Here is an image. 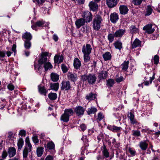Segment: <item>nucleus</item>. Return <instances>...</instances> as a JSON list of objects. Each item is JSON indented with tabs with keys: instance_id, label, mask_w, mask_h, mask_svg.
Listing matches in <instances>:
<instances>
[{
	"instance_id": "cd10ccee",
	"label": "nucleus",
	"mask_w": 160,
	"mask_h": 160,
	"mask_svg": "<svg viewBox=\"0 0 160 160\" xmlns=\"http://www.w3.org/2000/svg\"><path fill=\"white\" fill-rule=\"evenodd\" d=\"M81 65V64L80 60L77 58H75L73 62V66L74 68L76 69H78Z\"/></svg>"
},
{
	"instance_id": "5fc2aeb1",
	"label": "nucleus",
	"mask_w": 160,
	"mask_h": 160,
	"mask_svg": "<svg viewBox=\"0 0 160 160\" xmlns=\"http://www.w3.org/2000/svg\"><path fill=\"white\" fill-rule=\"evenodd\" d=\"M32 139L33 142L35 144L38 143L39 142V140L37 135L33 136L32 138Z\"/></svg>"
},
{
	"instance_id": "4d7b16f0",
	"label": "nucleus",
	"mask_w": 160,
	"mask_h": 160,
	"mask_svg": "<svg viewBox=\"0 0 160 160\" xmlns=\"http://www.w3.org/2000/svg\"><path fill=\"white\" fill-rule=\"evenodd\" d=\"M7 88L11 91H12L14 89L15 87L12 83H9L7 86Z\"/></svg>"
},
{
	"instance_id": "5701e85b",
	"label": "nucleus",
	"mask_w": 160,
	"mask_h": 160,
	"mask_svg": "<svg viewBox=\"0 0 160 160\" xmlns=\"http://www.w3.org/2000/svg\"><path fill=\"white\" fill-rule=\"evenodd\" d=\"M139 146L142 150L145 151L148 148V144L146 140H143L139 142Z\"/></svg>"
},
{
	"instance_id": "ea45409f",
	"label": "nucleus",
	"mask_w": 160,
	"mask_h": 160,
	"mask_svg": "<svg viewBox=\"0 0 160 160\" xmlns=\"http://www.w3.org/2000/svg\"><path fill=\"white\" fill-rule=\"evenodd\" d=\"M44 148L43 147H38L37 148V156L38 157H40L42 155Z\"/></svg>"
},
{
	"instance_id": "603ef678",
	"label": "nucleus",
	"mask_w": 160,
	"mask_h": 160,
	"mask_svg": "<svg viewBox=\"0 0 160 160\" xmlns=\"http://www.w3.org/2000/svg\"><path fill=\"white\" fill-rule=\"evenodd\" d=\"M143 0H132V2L135 5H140Z\"/></svg>"
},
{
	"instance_id": "7ed1b4c3",
	"label": "nucleus",
	"mask_w": 160,
	"mask_h": 160,
	"mask_svg": "<svg viewBox=\"0 0 160 160\" xmlns=\"http://www.w3.org/2000/svg\"><path fill=\"white\" fill-rule=\"evenodd\" d=\"M74 112L73 110L71 108L65 109L64 113L61 116V121L65 122H68L69 120L70 117L73 115Z\"/></svg>"
},
{
	"instance_id": "ddd939ff",
	"label": "nucleus",
	"mask_w": 160,
	"mask_h": 160,
	"mask_svg": "<svg viewBox=\"0 0 160 160\" xmlns=\"http://www.w3.org/2000/svg\"><path fill=\"white\" fill-rule=\"evenodd\" d=\"M143 29L146 31L145 32L146 33L148 34H151L155 31L154 28H152V24H149L144 26Z\"/></svg>"
},
{
	"instance_id": "f3484780",
	"label": "nucleus",
	"mask_w": 160,
	"mask_h": 160,
	"mask_svg": "<svg viewBox=\"0 0 160 160\" xmlns=\"http://www.w3.org/2000/svg\"><path fill=\"white\" fill-rule=\"evenodd\" d=\"M86 22L85 19L81 18L77 19L75 21V24L77 28L79 29L85 24Z\"/></svg>"
},
{
	"instance_id": "e2e57ef3",
	"label": "nucleus",
	"mask_w": 160,
	"mask_h": 160,
	"mask_svg": "<svg viewBox=\"0 0 160 160\" xmlns=\"http://www.w3.org/2000/svg\"><path fill=\"white\" fill-rule=\"evenodd\" d=\"M8 155L7 152L6 150H3L2 152V158L3 159L5 158Z\"/></svg>"
},
{
	"instance_id": "0eeeda50",
	"label": "nucleus",
	"mask_w": 160,
	"mask_h": 160,
	"mask_svg": "<svg viewBox=\"0 0 160 160\" xmlns=\"http://www.w3.org/2000/svg\"><path fill=\"white\" fill-rule=\"evenodd\" d=\"M82 17L85 19L86 22H90L92 20V15L91 12L88 11L83 12L82 14Z\"/></svg>"
},
{
	"instance_id": "680f3d73",
	"label": "nucleus",
	"mask_w": 160,
	"mask_h": 160,
	"mask_svg": "<svg viewBox=\"0 0 160 160\" xmlns=\"http://www.w3.org/2000/svg\"><path fill=\"white\" fill-rule=\"evenodd\" d=\"M19 135L22 137H25L26 135V131L24 130H22L20 131Z\"/></svg>"
},
{
	"instance_id": "338daca9",
	"label": "nucleus",
	"mask_w": 160,
	"mask_h": 160,
	"mask_svg": "<svg viewBox=\"0 0 160 160\" xmlns=\"http://www.w3.org/2000/svg\"><path fill=\"white\" fill-rule=\"evenodd\" d=\"M13 133L11 132H8V138L10 139H12V138H13Z\"/></svg>"
},
{
	"instance_id": "f257e3e1",
	"label": "nucleus",
	"mask_w": 160,
	"mask_h": 160,
	"mask_svg": "<svg viewBox=\"0 0 160 160\" xmlns=\"http://www.w3.org/2000/svg\"><path fill=\"white\" fill-rule=\"evenodd\" d=\"M48 52H42L38 60V64L37 65L36 63L34 62V69L40 74L44 71L43 63L47 60V57L48 56Z\"/></svg>"
},
{
	"instance_id": "37998d69",
	"label": "nucleus",
	"mask_w": 160,
	"mask_h": 160,
	"mask_svg": "<svg viewBox=\"0 0 160 160\" xmlns=\"http://www.w3.org/2000/svg\"><path fill=\"white\" fill-rule=\"evenodd\" d=\"M24 47L26 49H29L31 47L32 43L30 41H23Z\"/></svg>"
},
{
	"instance_id": "a18cd8bd",
	"label": "nucleus",
	"mask_w": 160,
	"mask_h": 160,
	"mask_svg": "<svg viewBox=\"0 0 160 160\" xmlns=\"http://www.w3.org/2000/svg\"><path fill=\"white\" fill-rule=\"evenodd\" d=\"M130 32L132 34L135 33L138 31V29L134 25L131 26L129 28Z\"/></svg>"
},
{
	"instance_id": "4468645a",
	"label": "nucleus",
	"mask_w": 160,
	"mask_h": 160,
	"mask_svg": "<svg viewBox=\"0 0 160 160\" xmlns=\"http://www.w3.org/2000/svg\"><path fill=\"white\" fill-rule=\"evenodd\" d=\"M38 91L39 93L42 95L46 96L48 93V90L45 87L42 85L40 84L38 86Z\"/></svg>"
},
{
	"instance_id": "49530a36",
	"label": "nucleus",
	"mask_w": 160,
	"mask_h": 160,
	"mask_svg": "<svg viewBox=\"0 0 160 160\" xmlns=\"http://www.w3.org/2000/svg\"><path fill=\"white\" fill-rule=\"evenodd\" d=\"M114 37H115L114 34L109 33L108 34V39L109 43H111L113 41Z\"/></svg>"
},
{
	"instance_id": "b1692460",
	"label": "nucleus",
	"mask_w": 160,
	"mask_h": 160,
	"mask_svg": "<svg viewBox=\"0 0 160 160\" xmlns=\"http://www.w3.org/2000/svg\"><path fill=\"white\" fill-rule=\"evenodd\" d=\"M141 42L138 39H136L132 42L131 47L132 48H135L138 47H141Z\"/></svg>"
},
{
	"instance_id": "6ab92c4d",
	"label": "nucleus",
	"mask_w": 160,
	"mask_h": 160,
	"mask_svg": "<svg viewBox=\"0 0 160 160\" xmlns=\"http://www.w3.org/2000/svg\"><path fill=\"white\" fill-rule=\"evenodd\" d=\"M22 38L23 41H31L32 36L30 32H26L22 35Z\"/></svg>"
},
{
	"instance_id": "c85d7f7f",
	"label": "nucleus",
	"mask_w": 160,
	"mask_h": 160,
	"mask_svg": "<svg viewBox=\"0 0 160 160\" xmlns=\"http://www.w3.org/2000/svg\"><path fill=\"white\" fill-rule=\"evenodd\" d=\"M48 61V58H47V60L43 63V67L45 70L46 71H47L48 69H52L53 66L51 63Z\"/></svg>"
},
{
	"instance_id": "8fccbe9b",
	"label": "nucleus",
	"mask_w": 160,
	"mask_h": 160,
	"mask_svg": "<svg viewBox=\"0 0 160 160\" xmlns=\"http://www.w3.org/2000/svg\"><path fill=\"white\" fill-rule=\"evenodd\" d=\"M83 58L84 62L85 63L89 62L90 60V54H83Z\"/></svg>"
},
{
	"instance_id": "72a5a7b5",
	"label": "nucleus",
	"mask_w": 160,
	"mask_h": 160,
	"mask_svg": "<svg viewBox=\"0 0 160 160\" xmlns=\"http://www.w3.org/2000/svg\"><path fill=\"white\" fill-rule=\"evenodd\" d=\"M55 146L54 143L52 141L48 142L47 145V148L48 150H55Z\"/></svg>"
},
{
	"instance_id": "f8f14e48",
	"label": "nucleus",
	"mask_w": 160,
	"mask_h": 160,
	"mask_svg": "<svg viewBox=\"0 0 160 160\" xmlns=\"http://www.w3.org/2000/svg\"><path fill=\"white\" fill-rule=\"evenodd\" d=\"M67 77L68 79L75 82L78 79V75L76 73L69 72L68 73Z\"/></svg>"
},
{
	"instance_id": "bb28decb",
	"label": "nucleus",
	"mask_w": 160,
	"mask_h": 160,
	"mask_svg": "<svg viewBox=\"0 0 160 160\" xmlns=\"http://www.w3.org/2000/svg\"><path fill=\"white\" fill-rule=\"evenodd\" d=\"M108 76V72L106 71H102L98 75V78L100 80L105 79Z\"/></svg>"
},
{
	"instance_id": "c9c22d12",
	"label": "nucleus",
	"mask_w": 160,
	"mask_h": 160,
	"mask_svg": "<svg viewBox=\"0 0 160 160\" xmlns=\"http://www.w3.org/2000/svg\"><path fill=\"white\" fill-rule=\"evenodd\" d=\"M51 78L52 81L56 82L58 81L59 78V76L58 74L54 73H52L51 74Z\"/></svg>"
},
{
	"instance_id": "774afa93",
	"label": "nucleus",
	"mask_w": 160,
	"mask_h": 160,
	"mask_svg": "<svg viewBox=\"0 0 160 160\" xmlns=\"http://www.w3.org/2000/svg\"><path fill=\"white\" fill-rule=\"evenodd\" d=\"M53 158L51 155H48L46 157L45 160H53Z\"/></svg>"
},
{
	"instance_id": "2eb2a0df",
	"label": "nucleus",
	"mask_w": 160,
	"mask_h": 160,
	"mask_svg": "<svg viewBox=\"0 0 160 160\" xmlns=\"http://www.w3.org/2000/svg\"><path fill=\"white\" fill-rule=\"evenodd\" d=\"M110 19L112 22L116 23L119 19L118 14L116 12L111 13L110 16Z\"/></svg>"
},
{
	"instance_id": "1a4fd4ad",
	"label": "nucleus",
	"mask_w": 160,
	"mask_h": 160,
	"mask_svg": "<svg viewBox=\"0 0 160 160\" xmlns=\"http://www.w3.org/2000/svg\"><path fill=\"white\" fill-rule=\"evenodd\" d=\"M92 50V48L91 45L87 44L82 46V52L83 54H90Z\"/></svg>"
},
{
	"instance_id": "09e8293b",
	"label": "nucleus",
	"mask_w": 160,
	"mask_h": 160,
	"mask_svg": "<svg viewBox=\"0 0 160 160\" xmlns=\"http://www.w3.org/2000/svg\"><path fill=\"white\" fill-rule=\"evenodd\" d=\"M115 83V81L113 79H108L107 81V85L109 87H112Z\"/></svg>"
},
{
	"instance_id": "864d4df0",
	"label": "nucleus",
	"mask_w": 160,
	"mask_h": 160,
	"mask_svg": "<svg viewBox=\"0 0 160 160\" xmlns=\"http://www.w3.org/2000/svg\"><path fill=\"white\" fill-rule=\"evenodd\" d=\"M61 67L62 70L64 73H66L68 71V68L65 64H62L61 65Z\"/></svg>"
},
{
	"instance_id": "393cba45",
	"label": "nucleus",
	"mask_w": 160,
	"mask_h": 160,
	"mask_svg": "<svg viewBox=\"0 0 160 160\" xmlns=\"http://www.w3.org/2000/svg\"><path fill=\"white\" fill-rule=\"evenodd\" d=\"M8 153L10 158L12 157L16 154V150L14 147H10L8 149Z\"/></svg>"
},
{
	"instance_id": "aec40b11",
	"label": "nucleus",
	"mask_w": 160,
	"mask_h": 160,
	"mask_svg": "<svg viewBox=\"0 0 160 160\" xmlns=\"http://www.w3.org/2000/svg\"><path fill=\"white\" fill-rule=\"evenodd\" d=\"M91 10L95 12L97 10L98 8V6L96 3L93 1L90 2L88 5Z\"/></svg>"
},
{
	"instance_id": "423d86ee",
	"label": "nucleus",
	"mask_w": 160,
	"mask_h": 160,
	"mask_svg": "<svg viewBox=\"0 0 160 160\" xmlns=\"http://www.w3.org/2000/svg\"><path fill=\"white\" fill-rule=\"evenodd\" d=\"M85 110V108L81 106H78L74 108L73 111H74L77 116L80 117L84 115Z\"/></svg>"
},
{
	"instance_id": "f03ea898",
	"label": "nucleus",
	"mask_w": 160,
	"mask_h": 160,
	"mask_svg": "<svg viewBox=\"0 0 160 160\" xmlns=\"http://www.w3.org/2000/svg\"><path fill=\"white\" fill-rule=\"evenodd\" d=\"M96 75L93 73L88 75L84 74L81 76V80L83 82H88L89 84L93 85L95 83L97 80Z\"/></svg>"
},
{
	"instance_id": "39448f33",
	"label": "nucleus",
	"mask_w": 160,
	"mask_h": 160,
	"mask_svg": "<svg viewBox=\"0 0 160 160\" xmlns=\"http://www.w3.org/2000/svg\"><path fill=\"white\" fill-rule=\"evenodd\" d=\"M26 146L23 151V157L24 159L26 160L29 152L32 151V145L31 144L29 138H27L25 140Z\"/></svg>"
},
{
	"instance_id": "2f4dec72",
	"label": "nucleus",
	"mask_w": 160,
	"mask_h": 160,
	"mask_svg": "<svg viewBox=\"0 0 160 160\" xmlns=\"http://www.w3.org/2000/svg\"><path fill=\"white\" fill-rule=\"evenodd\" d=\"M105 117L104 115L102 112H99L98 113L97 118L96 119L97 122L99 123L102 120H105Z\"/></svg>"
},
{
	"instance_id": "7c9ffc66",
	"label": "nucleus",
	"mask_w": 160,
	"mask_h": 160,
	"mask_svg": "<svg viewBox=\"0 0 160 160\" xmlns=\"http://www.w3.org/2000/svg\"><path fill=\"white\" fill-rule=\"evenodd\" d=\"M96 94L91 92L86 96V98L89 101L94 100L96 98Z\"/></svg>"
},
{
	"instance_id": "4be33fe9",
	"label": "nucleus",
	"mask_w": 160,
	"mask_h": 160,
	"mask_svg": "<svg viewBox=\"0 0 160 160\" xmlns=\"http://www.w3.org/2000/svg\"><path fill=\"white\" fill-rule=\"evenodd\" d=\"M125 30L123 29H119L116 30L114 33L115 37L121 38L125 32Z\"/></svg>"
},
{
	"instance_id": "3c124183",
	"label": "nucleus",
	"mask_w": 160,
	"mask_h": 160,
	"mask_svg": "<svg viewBox=\"0 0 160 160\" xmlns=\"http://www.w3.org/2000/svg\"><path fill=\"white\" fill-rule=\"evenodd\" d=\"M153 60L154 63L155 65H157L159 62V56L158 55H155L154 56Z\"/></svg>"
},
{
	"instance_id": "052dcab7",
	"label": "nucleus",
	"mask_w": 160,
	"mask_h": 160,
	"mask_svg": "<svg viewBox=\"0 0 160 160\" xmlns=\"http://www.w3.org/2000/svg\"><path fill=\"white\" fill-rule=\"evenodd\" d=\"M59 55H56L54 58V63H58Z\"/></svg>"
},
{
	"instance_id": "9d476101",
	"label": "nucleus",
	"mask_w": 160,
	"mask_h": 160,
	"mask_svg": "<svg viewBox=\"0 0 160 160\" xmlns=\"http://www.w3.org/2000/svg\"><path fill=\"white\" fill-rule=\"evenodd\" d=\"M71 88V84L69 81H63L61 83V90L68 91Z\"/></svg>"
},
{
	"instance_id": "6e6552de",
	"label": "nucleus",
	"mask_w": 160,
	"mask_h": 160,
	"mask_svg": "<svg viewBox=\"0 0 160 160\" xmlns=\"http://www.w3.org/2000/svg\"><path fill=\"white\" fill-rule=\"evenodd\" d=\"M127 117L130 120V122L132 125H139L140 123L135 119L134 112H130L127 114Z\"/></svg>"
},
{
	"instance_id": "58836bf2",
	"label": "nucleus",
	"mask_w": 160,
	"mask_h": 160,
	"mask_svg": "<svg viewBox=\"0 0 160 160\" xmlns=\"http://www.w3.org/2000/svg\"><path fill=\"white\" fill-rule=\"evenodd\" d=\"M129 61H125L121 64V68L122 70L124 71L127 70L128 67Z\"/></svg>"
},
{
	"instance_id": "9b49d317",
	"label": "nucleus",
	"mask_w": 160,
	"mask_h": 160,
	"mask_svg": "<svg viewBox=\"0 0 160 160\" xmlns=\"http://www.w3.org/2000/svg\"><path fill=\"white\" fill-rule=\"evenodd\" d=\"M44 22L42 21H38L36 22L32 23L31 27L32 29L35 30H37L38 28L43 26Z\"/></svg>"
},
{
	"instance_id": "c756f323",
	"label": "nucleus",
	"mask_w": 160,
	"mask_h": 160,
	"mask_svg": "<svg viewBox=\"0 0 160 160\" xmlns=\"http://www.w3.org/2000/svg\"><path fill=\"white\" fill-rule=\"evenodd\" d=\"M114 46L116 49L121 50L122 48V43L120 40H118L115 41L113 43Z\"/></svg>"
},
{
	"instance_id": "c03bdc74",
	"label": "nucleus",
	"mask_w": 160,
	"mask_h": 160,
	"mask_svg": "<svg viewBox=\"0 0 160 160\" xmlns=\"http://www.w3.org/2000/svg\"><path fill=\"white\" fill-rule=\"evenodd\" d=\"M103 150L102 152L103 155L106 158H108L109 156V153L108 149H107L106 146L104 145L103 147Z\"/></svg>"
},
{
	"instance_id": "f704fd0d",
	"label": "nucleus",
	"mask_w": 160,
	"mask_h": 160,
	"mask_svg": "<svg viewBox=\"0 0 160 160\" xmlns=\"http://www.w3.org/2000/svg\"><path fill=\"white\" fill-rule=\"evenodd\" d=\"M59 83L58 82L51 83L50 86V89L54 90L55 91H57L59 88Z\"/></svg>"
},
{
	"instance_id": "bf43d9fd",
	"label": "nucleus",
	"mask_w": 160,
	"mask_h": 160,
	"mask_svg": "<svg viewBox=\"0 0 160 160\" xmlns=\"http://www.w3.org/2000/svg\"><path fill=\"white\" fill-rule=\"evenodd\" d=\"M87 126L84 123L81 124L80 126V128L81 129V130L83 132H84L87 129Z\"/></svg>"
},
{
	"instance_id": "a878e982",
	"label": "nucleus",
	"mask_w": 160,
	"mask_h": 160,
	"mask_svg": "<svg viewBox=\"0 0 160 160\" xmlns=\"http://www.w3.org/2000/svg\"><path fill=\"white\" fill-rule=\"evenodd\" d=\"M102 56L104 60L105 61L111 60L112 59V56L109 52H106L102 54Z\"/></svg>"
},
{
	"instance_id": "de8ad7c7",
	"label": "nucleus",
	"mask_w": 160,
	"mask_h": 160,
	"mask_svg": "<svg viewBox=\"0 0 160 160\" xmlns=\"http://www.w3.org/2000/svg\"><path fill=\"white\" fill-rule=\"evenodd\" d=\"M132 135L134 137H138L141 136L140 131L138 130H133L132 131Z\"/></svg>"
},
{
	"instance_id": "a19ab883",
	"label": "nucleus",
	"mask_w": 160,
	"mask_h": 160,
	"mask_svg": "<svg viewBox=\"0 0 160 160\" xmlns=\"http://www.w3.org/2000/svg\"><path fill=\"white\" fill-rule=\"evenodd\" d=\"M49 99L52 100H54L57 98V95L56 93L50 92L48 94Z\"/></svg>"
},
{
	"instance_id": "79ce46f5",
	"label": "nucleus",
	"mask_w": 160,
	"mask_h": 160,
	"mask_svg": "<svg viewBox=\"0 0 160 160\" xmlns=\"http://www.w3.org/2000/svg\"><path fill=\"white\" fill-rule=\"evenodd\" d=\"M24 141L22 138H20L18 141L17 143V145L18 147V149L20 150L22 148L23 145Z\"/></svg>"
},
{
	"instance_id": "20e7f679",
	"label": "nucleus",
	"mask_w": 160,
	"mask_h": 160,
	"mask_svg": "<svg viewBox=\"0 0 160 160\" xmlns=\"http://www.w3.org/2000/svg\"><path fill=\"white\" fill-rule=\"evenodd\" d=\"M102 18L100 15L96 14L93 19L92 24L93 29L96 31L99 30L101 28Z\"/></svg>"
},
{
	"instance_id": "a211bd4d",
	"label": "nucleus",
	"mask_w": 160,
	"mask_h": 160,
	"mask_svg": "<svg viewBox=\"0 0 160 160\" xmlns=\"http://www.w3.org/2000/svg\"><path fill=\"white\" fill-rule=\"evenodd\" d=\"M107 128L113 132H120L122 128L121 127L115 126V125H108L107 127Z\"/></svg>"
},
{
	"instance_id": "412c9836",
	"label": "nucleus",
	"mask_w": 160,
	"mask_h": 160,
	"mask_svg": "<svg viewBox=\"0 0 160 160\" xmlns=\"http://www.w3.org/2000/svg\"><path fill=\"white\" fill-rule=\"evenodd\" d=\"M120 13L121 14L125 15L128 13L129 9L127 6L125 5H121L119 8Z\"/></svg>"
},
{
	"instance_id": "dca6fc26",
	"label": "nucleus",
	"mask_w": 160,
	"mask_h": 160,
	"mask_svg": "<svg viewBox=\"0 0 160 160\" xmlns=\"http://www.w3.org/2000/svg\"><path fill=\"white\" fill-rule=\"evenodd\" d=\"M117 0H106V4L110 8H112L115 7L117 4Z\"/></svg>"
},
{
	"instance_id": "4c0bfd02",
	"label": "nucleus",
	"mask_w": 160,
	"mask_h": 160,
	"mask_svg": "<svg viewBox=\"0 0 160 160\" xmlns=\"http://www.w3.org/2000/svg\"><path fill=\"white\" fill-rule=\"evenodd\" d=\"M97 111V109L96 108L92 107L90 108H88L87 112L88 115H90L92 114L95 113Z\"/></svg>"
},
{
	"instance_id": "13d9d810",
	"label": "nucleus",
	"mask_w": 160,
	"mask_h": 160,
	"mask_svg": "<svg viewBox=\"0 0 160 160\" xmlns=\"http://www.w3.org/2000/svg\"><path fill=\"white\" fill-rule=\"evenodd\" d=\"M128 150L129 152L132 156H134L135 155L136 152L134 149L129 148Z\"/></svg>"
},
{
	"instance_id": "69168bd1",
	"label": "nucleus",
	"mask_w": 160,
	"mask_h": 160,
	"mask_svg": "<svg viewBox=\"0 0 160 160\" xmlns=\"http://www.w3.org/2000/svg\"><path fill=\"white\" fill-rule=\"evenodd\" d=\"M6 51H0V58H3L5 56Z\"/></svg>"
},
{
	"instance_id": "0e129e2a",
	"label": "nucleus",
	"mask_w": 160,
	"mask_h": 160,
	"mask_svg": "<svg viewBox=\"0 0 160 160\" xmlns=\"http://www.w3.org/2000/svg\"><path fill=\"white\" fill-rule=\"evenodd\" d=\"M113 115L115 116L119 120V121L121 120V114L120 113H114Z\"/></svg>"
},
{
	"instance_id": "473e14b6",
	"label": "nucleus",
	"mask_w": 160,
	"mask_h": 160,
	"mask_svg": "<svg viewBox=\"0 0 160 160\" xmlns=\"http://www.w3.org/2000/svg\"><path fill=\"white\" fill-rule=\"evenodd\" d=\"M146 9V11L145 12V16H149L152 13L153 9L150 5L147 6Z\"/></svg>"
},
{
	"instance_id": "e433bc0d",
	"label": "nucleus",
	"mask_w": 160,
	"mask_h": 160,
	"mask_svg": "<svg viewBox=\"0 0 160 160\" xmlns=\"http://www.w3.org/2000/svg\"><path fill=\"white\" fill-rule=\"evenodd\" d=\"M155 72H153V75L152 77L150 78V80L149 81L147 80H145L144 82H143V83L145 85L148 86L150 84H151L152 83V81L155 79Z\"/></svg>"
},
{
	"instance_id": "6e6d98bb",
	"label": "nucleus",
	"mask_w": 160,
	"mask_h": 160,
	"mask_svg": "<svg viewBox=\"0 0 160 160\" xmlns=\"http://www.w3.org/2000/svg\"><path fill=\"white\" fill-rule=\"evenodd\" d=\"M124 80V79L122 76H120V77H118L115 78V81L118 83H119L123 81Z\"/></svg>"
}]
</instances>
